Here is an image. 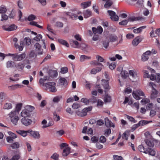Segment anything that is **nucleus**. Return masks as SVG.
<instances>
[{
    "instance_id": "obj_13",
    "label": "nucleus",
    "mask_w": 160,
    "mask_h": 160,
    "mask_svg": "<svg viewBox=\"0 0 160 160\" xmlns=\"http://www.w3.org/2000/svg\"><path fill=\"white\" fill-rule=\"evenodd\" d=\"M104 122L105 123V125L107 127H110L114 128V124L112 123L108 118H106L104 119Z\"/></svg>"
},
{
    "instance_id": "obj_24",
    "label": "nucleus",
    "mask_w": 160,
    "mask_h": 160,
    "mask_svg": "<svg viewBox=\"0 0 160 160\" xmlns=\"http://www.w3.org/2000/svg\"><path fill=\"white\" fill-rule=\"evenodd\" d=\"M14 62L12 61H9L6 63V67L7 68H12L15 65Z\"/></svg>"
},
{
    "instance_id": "obj_1",
    "label": "nucleus",
    "mask_w": 160,
    "mask_h": 160,
    "mask_svg": "<svg viewBox=\"0 0 160 160\" xmlns=\"http://www.w3.org/2000/svg\"><path fill=\"white\" fill-rule=\"evenodd\" d=\"M34 109L33 106L30 105L26 106L25 108L21 112V116L23 118H28L30 116V113Z\"/></svg>"
},
{
    "instance_id": "obj_42",
    "label": "nucleus",
    "mask_w": 160,
    "mask_h": 160,
    "mask_svg": "<svg viewBox=\"0 0 160 160\" xmlns=\"http://www.w3.org/2000/svg\"><path fill=\"white\" fill-rule=\"evenodd\" d=\"M113 4L112 2L109 1H107L105 3L104 7L105 8H110Z\"/></svg>"
},
{
    "instance_id": "obj_2",
    "label": "nucleus",
    "mask_w": 160,
    "mask_h": 160,
    "mask_svg": "<svg viewBox=\"0 0 160 160\" xmlns=\"http://www.w3.org/2000/svg\"><path fill=\"white\" fill-rule=\"evenodd\" d=\"M8 56L12 57V59L14 61H20L24 59L26 57V54L25 53H23L21 54H18V53L14 54L8 53Z\"/></svg>"
},
{
    "instance_id": "obj_58",
    "label": "nucleus",
    "mask_w": 160,
    "mask_h": 160,
    "mask_svg": "<svg viewBox=\"0 0 160 160\" xmlns=\"http://www.w3.org/2000/svg\"><path fill=\"white\" fill-rule=\"evenodd\" d=\"M54 124V122L52 121H49L48 124L47 125H43L42 126V128H46L47 127H48L51 126L53 125Z\"/></svg>"
},
{
    "instance_id": "obj_32",
    "label": "nucleus",
    "mask_w": 160,
    "mask_h": 160,
    "mask_svg": "<svg viewBox=\"0 0 160 160\" xmlns=\"http://www.w3.org/2000/svg\"><path fill=\"white\" fill-rule=\"evenodd\" d=\"M138 150L140 152H143L145 153L147 152V149L145 148L142 145H140L138 147Z\"/></svg>"
},
{
    "instance_id": "obj_6",
    "label": "nucleus",
    "mask_w": 160,
    "mask_h": 160,
    "mask_svg": "<svg viewBox=\"0 0 160 160\" xmlns=\"http://www.w3.org/2000/svg\"><path fill=\"white\" fill-rule=\"evenodd\" d=\"M132 95L133 97L136 100H139L141 98L140 97L141 96H143L144 94L143 92L140 90H136L135 92H133Z\"/></svg>"
},
{
    "instance_id": "obj_37",
    "label": "nucleus",
    "mask_w": 160,
    "mask_h": 160,
    "mask_svg": "<svg viewBox=\"0 0 160 160\" xmlns=\"http://www.w3.org/2000/svg\"><path fill=\"white\" fill-rule=\"evenodd\" d=\"M129 75L133 78H135L137 77V74L136 72L133 70H130L129 71Z\"/></svg>"
},
{
    "instance_id": "obj_31",
    "label": "nucleus",
    "mask_w": 160,
    "mask_h": 160,
    "mask_svg": "<svg viewBox=\"0 0 160 160\" xmlns=\"http://www.w3.org/2000/svg\"><path fill=\"white\" fill-rule=\"evenodd\" d=\"M91 58L90 57L87 56L85 55H82L80 57V61L82 62H84L85 60L90 59Z\"/></svg>"
},
{
    "instance_id": "obj_61",
    "label": "nucleus",
    "mask_w": 160,
    "mask_h": 160,
    "mask_svg": "<svg viewBox=\"0 0 160 160\" xmlns=\"http://www.w3.org/2000/svg\"><path fill=\"white\" fill-rule=\"evenodd\" d=\"M81 102H82L85 103V104H88L89 102V99H87L85 98H82L81 99Z\"/></svg>"
},
{
    "instance_id": "obj_48",
    "label": "nucleus",
    "mask_w": 160,
    "mask_h": 160,
    "mask_svg": "<svg viewBox=\"0 0 160 160\" xmlns=\"http://www.w3.org/2000/svg\"><path fill=\"white\" fill-rule=\"evenodd\" d=\"M150 101L149 99L145 98L141 100V102L143 104H146L147 103H149Z\"/></svg>"
},
{
    "instance_id": "obj_59",
    "label": "nucleus",
    "mask_w": 160,
    "mask_h": 160,
    "mask_svg": "<svg viewBox=\"0 0 160 160\" xmlns=\"http://www.w3.org/2000/svg\"><path fill=\"white\" fill-rule=\"evenodd\" d=\"M128 22L127 19L123 20L119 22V24L120 25H126L127 24Z\"/></svg>"
},
{
    "instance_id": "obj_18",
    "label": "nucleus",
    "mask_w": 160,
    "mask_h": 160,
    "mask_svg": "<svg viewBox=\"0 0 160 160\" xmlns=\"http://www.w3.org/2000/svg\"><path fill=\"white\" fill-rule=\"evenodd\" d=\"M70 148L69 147H67L63 149L62 155L63 156H66L70 152Z\"/></svg>"
},
{
    "instance_id": "obj_36",
    "label": "nucleus",
    "mask_w": 160,
    "mask_h": 160,
    "mask_svg": "<svg viewBox=\"0 0 160 160\" xmlns=\"http://www.w3.org/2000/svg\"><path fill=\"white\" fill-rule=\"evenodd\" d=\"M7 11L6 7L4 5L0 6V13L2 14L5 13Z\"/></svg>"
},
{
    "instance_id": "obj_11",
    "label": "nucleus",
    "mask_w": 160,
    "mask_h": 160,
    "mask_svg": "<svg viewBox=\"0 0 160 160\" xmlns=\"http://www.w3.org/2000/svg\"><path fill=\"white\" fill-rule=\"evenodd\" d=\"M29 133L34 138L39 139L40 138V135L39 132L32 131L31 129L29 130Z\"/></svg>"
},
{
    "instance_id": "obj_46",
    "label": "nucleus",
    "mask_w": 160,
    "mask_h": 160,
    "mask_svg": "<svg viewBox=\"0 0 160 160\" xmlns=\"http://www.w3.org/2000/svg\"><path fill=\"white\" fill-rule=\"evenodd\" d=\"M11 147L13 149L17 148L19 147V144L18 142H16L11 144Z\"/></svg>"
},
{
    "instance_id": "obj_60",
    "label": "nucleus",
    "mask_w": 160,
    "mask_h": 160,
    "mask_svg": "<svg viewBox=\"0 0 160 160\" xmlns=\"http://www.w3.org/2000/svg\"><path fill=\"white\" fill-rule=\"evenodd\" d=\"M20 157L19 154H16L13 156L10 160H18Z\"/></svg>"
},
{
    "instance_id": "obj_45",
    "label": "nucleus",
    "mask_w": 160,
    "mask_h": 160,
    "mask_svg": "<svg viewBox=\"0 0 160 160\" xmlns=\"http://www.w3.org/2000/svg\"><path fill=\"white\" fill-rule=\"evenodd\" d=\"M68 69L67 67H64L61 68V72L62 74H64L68 72Z\"/></svg>"
},
{
    "instance_id": "obj_47",
    "label": "nucleus",
    "mask_w": 160,
    "mask_h": 160,
    "mask_svg": "<svg viewBox=\"0 0 160 160\" xmlns=\"http://www.w3.org/2000/svg\"><path fill=\"white\" fill-rule=\"evenodd\" d=\"M140 123L139 122L136 124L133 125L131 128V130L132 132L134 131L136 128L140 126Z\"/></svg>"
},
{
    "instance_id": "obj_38",
    "label": "nucleus",
    "mask_w": 160,
    "mask_h": 160,
    "mask_svg": "<svg viewBox=\"0 0 160 160\" xmlns=\"http://www.w3.org/2000/svg\"><path fill=\"white\" fill-rule=\"evenodd\" d=\"M22 106V104L21 103H19L17 104L16 107V109L15 110L16 111L17 113H19V111L21 110Z\"/></svg>"
},
{
    "instance_id": "obj_54",
    "label": "nucleus",
    "mask_w": 160,
    "mask_h": 160,
    "mask_svg": "<svg viewBox=\"0 0 160 160\" xmlns=\"http://www.w3.org/2000/svg\"><path fill=\"white\" fill-rule=\"evenodd\" d=\"M36 18L35 16L34 15L31 14L28 16L27 19L29 21H31L35 20Z\"/></svg>"
},
{
    "instance_id": "obj_23",
    "label": "nucleus",
    "mask_w": 160,
    "mask_h": 160,
    "mask_svg": "<svg viewBox=\"0 0 160 160\" xmlns=\"http://www.w3.org/2000/svg\"><path fill=\"white\" fill-rule=\"evenodd\" d=\"M146 27V26L141 27L138 28L134 29L133 30V32L135 33H139L142 31L143 29L145 28Z\"/></svg>"
},
{
    "instance_id": "obj_16",
    "label": "nucleus",
    "mask_w": 160,
    "mask_h": 160,
    "mask_svg": "<svg viewBox=\"0 0 160 160\" xmlns=\"http://www.w3.org/2000/svg\"><path fill=\"white\" fill-rule=\"evenodd\" d=\"M77 115L80 116L81 117H83L86 116L87 114V109L86 108H84L83 109L82 112L77 111Z\"/></svg>"
},
{
    "instance_id": "obj_39",
    "label": "nucleus",
    "mask_w": 160,
    "mask_h": 160,
    "mask_svg": "<svg viewBox=\"0 0 160 160\" xmlns=\"http://www.w3.org/2000/svg\"><path fill=\"white\" fill-rule=\"evenodd\" d=\"M12 108V105L10 103H6L4 105L3 108L4 109H9Z\"/></svg>"
},
{
    "instance_id": "obj_10",
    "label": "nucleus",
    "mask_w": 160,
    "mask_h": 160,
    "mask_svg": "<svg viewBox=\"0 0 160 160\" xmlns=\"http://www.w3.org/2000/svg\"><path fill=\"white\" fill-rule=\"evenodd\" d=\"M92 29L93 33L95 35L97 33L101 34H102L103 31V28L101 26H98L97 28L95 27H92Z\"/></svg>"
},
{
    "instance_id": "obj_35",
    "label": "nucleus",
    "mask_w": 160,
    "mask_h": 160,
    "mask_svg": "<svg viewBox=\"0 0 160 160\" xmlns=\"http://www.w3.org/2000/svg\"><path fill=\"white\" fill-rule=\"evenodd\" d=\"M109 38L110 42H113L117 41L118 38L116 36L111 35L109 36Z\"/></svg>"
},
{
    "instance_id": "obj_62",
    "label": "nucleus",
    "mask_w": 160,
    "mask_h": 160,
    "mask_svg": "<svg viewBox=\"0 0 160 160\" xmlns=\"http://www.w3.org/2000/svg\"><path fill=\"white\" fill-rule=\"evenodd\" d=\"M111 100V97L110 96L107 95L105 96L104 99V101L105 102H110Z\"/></svg>"
},
{
    "instance_id": "obj_19",
    "label": "nucleus",
    "mask_w": 160,
    "mask_h": 160,
    "mask_svg": "<svg viewBox=\"0 0 160 160\" xmlns=\"http://www.w3.org/2000/svg\"><path fill=\"white\" fill-rule=\"evenodd\" d=\"M24 66V64L21 62H20L15 65L16 68L18 70H22Z\"/></svg>"
},
{
    "instance_id": "obj_30",
    "label": "nucleus",
    "mask_w": 160,
    "mask_h": 160,
    "mask_svg": "<svg viewBox=\"0 0 160 160\" xmlns=\"http://www.w3.org/2000/svg\"><path fill=\"white\" fill-rule=\"evenodd\" d=\"M121 75L122 78L126 79L128 76V73L126 71L122 70L121 72Z\"/></svg>"
},
{
    "instance_id": "obj_56",
    "label": "nucleus",
    "mask_w": 160,
    "mask_h": 160,
    "mask_svg": "<svg viewBox=\"0 0 160 160\" xmlns=\"http://www.w3.org/2000/svg\"><path fill=\"white\" fill-rule=\"evenodd\" d=\"M42 38V35L40 34H38L37 35L36 37L33 38V39L34 40L36 41H39L40 39Z\"/></svg>"
},
{
    "instance_id": "obj_21",
    "label": "nucleus",
    "mask_w": 160,
    "mask_h": 160,
    "mask_svg": "<svg viewBox=\"0 0 160 160\" xmlns=\"http://www.w3.org/2000/svg\"><path fill=\"white\" fill-rule=\"evenodd\" d=\"M108 12L109 16H110V18L112 20H114V19L112 18L113 16H115L117 17L116 18L117 19L118 18V16L116 14L115 12L111 10H108Z\"/></svg>"
},
{
    "instance_id": "obj_17",
    "label": "nucleus",
    "mask_w": 160,
    "mask_h": 160,
    "mask_svg": "<svg viewBox=\"0 0 160 160\" xmlns=\"http://www.w3.org/2000/svg\"><path fill=\"white\" fill-rule=\"evenodd\" d=\"M83 14L85 18H87L92 15V12L90 10L88 9L83 11Z\"/></svg>"
},
{
    "instance_id": "obj_12",
    "label": "nucleus",
    "mask_w": 160,
    "mask_h": 160,
    "mask_svg": "<svg viewBox=\"0 0 160 160\" xmlns=\"http://www.w3.org/2000/svg\"><path fill=\"white\" fill-rule=\"evenodd\" d=\"M37 53L38 55L42 54L43 50L41 49L40 45L38 43H36L34 45Z\"/></svg>"
},
{
    "instance_id": "obj_53",
    "label": "nucleus",
    "mask_w": 160,
    "mask_h": 160,
    "mask_svg": "<svg viewBox=\"0 0 160 160\" xmlns=\"http://www.w3.org/2000/svg\"><path fill=\"white\" fill-rule=\"evenodd\" d=\"M111 131L110 128L106 129L105 130L104 135L107 137H108L109 135L111 133Z\"/></svg>"
},
{
    "instance_id": "obj_29",
    "label": "nucleus",
    "mask_w": 160,
    "mask_h": 160,
    "mask_svg": "<svg viewBox=\"0 0 160 160\" xmlns=\"http://www.w3.org/2000/svg\"><path fill=\"white\" fill-rule=\"evenodd\" d=\"M19 119V118L18 116L15 117H14L11 118V122L13 124L15 125H16L17 124L18 122V121Z\"/></svg>"
},
{
    "instance_id": "obj_64",
    "label": "nucleus",
    "mask_w": 160,
    "mask_h": 160,
    "mask_svg": "<svg viewBox=\"0 0 160 160\" xmlns=\"http://www.w3.org/2000/svg\"><path fill=\"white\" fill-rule=\"evenodd\" d=\"M156 114V111L154 110L153 109H151L150 112V116L152 117L155 116Z\"/></svg>"
},
{
    "instance_id": "obj_57",
    "label": "nucleus",
    "mask_w": 160,
    "mask_h": 160,
    "mask_svg": "<svg viewBox=\"0 0 160 160\" xmlns=\"http://www.w3.org/2000/svg\"><path fill=\"white\" fill-rule=\"evenodd\" d=\"M103 46L105 48H107L109 44V41L108 40H105L103 42Z\"/></svg>"
},
{
    "instance_id": "obj_9",
    "label": "nucleus",
    "mask_w": 160,
    "mask_h": 160,
    "mask_svg": "<svg viewBox=\"0 0 160 160\" xmlns=\"http://www.w3.org/2000/svg\"><path fill=\"white\" fill-rule=\"evenodd\" d=\"M143 39L142 36L137 37L132 41V44L134 46H137Z\"/></svg>"
},
{
    "instance_id": "obj_40",
    "label": "nucleus",
    "mask_w": 160,
    "mask_h": 160,
    "mask_svg": "<svg viewBox=\"0 0 160 160\" xmlns=\"http://www.w3.org/2000/svg\"><path fill=\"white\" fill-rule=\"evenodd\" d=\"M151 122H152V121H148L143 120H142L139 122L140 126H143Z\"/></svg>"
},
{
    "instance_id": "obj_8",
    "label": "nucleus",
    "mask_w": 160,
    "mask_h": 160,
    "mask_svg": "<svg viewBox=\"0 0 160 160\" xmlns=\"http://www.w3.org/2000/svg\"><path fill=\"white\" fill-rule=\"evenodd\" d=\"M151 51H147L142 55L141 60L143 62L147 61L149 58V56L151 55Z\"/></svg>"
},
{
    "instance_id": "obj_43",
    "label": "nucleus",
    "mask_w": 160,
    "mask_h": 160,
    "mask_svg": "<svg viewBox=\"0 0 160 160\" xmlns=\"http://www.w3.org/2000/svg\"><path fill=\"white\" fill-rule=\"evenodd\" d=\"M126 115V117L129 121L133 122L134 123H136V122H137V120H135L134 118L133 117L128 115Z\"/></svg>"
},
{
    "instance_id": "obj_41",
    "label": "nucleus",
    "mask_w": 160,
    "mask_h": 160,
    "mask_svg": "<svg viewBox=\"0 0 160 160\" xmlns=\"http://www.w3.org/2000/svg\"><path fill=\"white\" fill-rule=\"evenodd\" d=\"M30 24L32 26H35L38 27V28L41 29H42L43 28V27L42 26H40L37 23V22H36L31 21L30 22Z\"/></svg>"
},
{
    "instance_id": "obj_44",
    "label": "nucleus",
    "mask_w": 160,
    "mask_h": 160,
    "mask_svg": "<svg viewBox=\"0 0 160 160\" xmlns=\"http://www.w3.org/2000/svg\"><path fill=\"white\" fill-rule=\"evenodd\" d=\"M24 41L27 45H29L31 43V39L28 37L25 38Z\"/></svg>"
},
{
    "instance_id": "obj_55",
    "label": "nucleus",
    "mask_w": 160,
    "mask_h": 160,
    "mask_svg": "<svg viewBox=\"0 0 160 160\" xmlns=\"http://www.w3.org/2000/svg\"><path fill=\"white\" fill-rule=\"evenodd\" d=\"M97 101L96 97L94 96L92 97L91 98L89 99V102L92 103H95L97 102Z\"/></svg>"
},
{
    "instance_id": "obj_51",
    "label": "nucleus",
    "mask_w": 160,
    "mask_h": 160,
    "mask_svg": "<svg viewBox=\"0 0 160 160\" xmlns=\"http://www.w3.org/2000/svg\"><path fill=\"white\" fill-rule=\"evenodd\" d=\"M54 119L55 121L57 122L60 120V117L59 115H57L56 112L53 113Z\"/></svg>"
},
{
    "instance_id": "obj_15",
    "label": "nucleus",
    "mask_w": 160,
    "mask_h": 160,
    "mask_svg": "<svg viewBox=\"0 0 160 160\" xmlns=\"http://www.w3.org/2000/svg\"><path fill=\"white\" fill-rule=\"evenodd\" d=\"M58 82L59 84L62 86H66L68 84L67 80L64 78H60Z\"/></svg>"
},
{
    "instance_id": "obj_20",
    "label": "nucleus",
    "mask_w": 160,
    "mask_h": 160,
    "mask_svg": "<svg viewBox=\"0 0 160 160\" xmlns=\"http://www.w3.org/2000/svg\"><path fill=\"white\" fill-rule=\"evenodd\" d=\"M91 3V2L89 1L88 2H86L81 3V6L82 8L84 9L90 6Z\"/></svg>"
},
{
    "instance_id": "obj_26",
    "label": "nucleus",
    "mask_w": 160,
    "mask_h": 160,
    "mask_svg": "<svg viewBox=\"0 0 160 160\" xmlns=\"http://www.w3.org/2000/svg\"><path fill=\"white\" fill-rule=\"evenodd\" d=\"M15 46L16 48H18L20 51H22L24 47V44L22 42H21L20 45H18L17 43H15Z\"/></svg>"
},
{
    "instance_id": "obj_63",
    "label": "nucleus",
    "mask_w": 160,
    "mask_h": 160,
    "mask_svg": "<svg viewBox=\"0 0 160 160\" xmlns=\"http://www.w3.org/2000/svg\"><path fill=\"white\" fill-rule=\"evenodd\" d=\"M8 18V16L5 13L2 14V19L1 21H2L3 20H6Z\"/></svg>"
},
{
    "instance_id": "obj_5",
    "label": "nucleus",
    "mask_w": 160,
    "mask_h": 160,
    "mask_svg": "<svg viewBox=\"0 0 160 160\" xmlns=\"http://www.w3.org/2000/svg\"><path fill=\"white\" fill-rule=\"evenodd\" d=\"M17 27L14 24H11L10 25H6L2 26V28L5 31H14L17 29Z\"/></svg>"
},
{
    "instance_id": "obj_34",
    "label": "nucleus",
    "mask_w": 160,
    "mask_h": 160,
    "mask_svg": "<svg viewBox=\"0 0 160 160\" xmlns=\"http://www.w3.org/2000/svg\"><path fill=\"white\" fill-rule=\"evenodd\" d=\"M62 98V96H57L54 98L52 101L54 103H58Z\"/></svg>"
},
{
    "instance_id": "obj_33",
    "label": "nucleus",
    "mask_w": 160,
    "mask_h": 160,
    "mask_svg": "<svg viewBox=\"0 0 160 160\" xmlns=\"http://www.w3.org/2000/svg\"><path fill=\"white\" fill-rule=\"evenodd\" d=\"M129 133V131H127L123 133L122 135V138L126 140H127L128 139V134Z\"/></svg>"
},
{
    "instance_id": "obj_52",
    "label": "nucleus",
    "mask_w": 160,
    "mask_h": 160,
    "mask_svg": "<svg viewBox=\"0 0 160 160\" xmlns=\"http://www.w3.org/2000/svg\"><path fill=\"white\" fill-rule=\"evenodd\" d=\"M146 143L147 145L151 147H153L154 146V143L153 142L150 140H147L146 141Z\"/></svg>"
},
{
    "instance_id": "obj_49",
    "label": "nucleus",
    "mask_w": 160,
    "mask_h": 160,
    "mask_svg": "<svg viewBox=\"0 0 160 160\" xmlns=\"http://www.w3.org/2000/svg\"><path fill=\"white\" fill-rule=\"evenodd\" d=\"M59 155L56 153H55L51 156V158L54 160H58Z\"/></svg>"
},
{
    "instance_id": "obj_22",
    "label": "nucleus",
    "mask_w": 160,
    "mask_h": 160,
    "mask_svg": "<svg viewBox=\"0 0 160 160\" xmlns=\"http://www.w3.org/2000/svg\"><path fill=\"white\" fill-rule=\"evenodd\" d=\"M16 132L20 135L25 137L27 135L28 133H29V130L28 131L19 130L17 131Z\"/></svg>"
},
{
    "instance_id": "obj_7",
    "label": "nucleus",
    "mask_w": 160,
    "mask_h": 160,
    "mask_svg": "<svg viewBox=\"0 0 160 160\" xmlns=\"http://www.w3.org/2000/svg\"><path fill=\"white\" fill-rule=\"evenodd\" d=\"M22 123L26 126H28L32 124V121L28 118H23L21 120Z\"/></svg>"
},
{
    "instance_id": "obj_25",
    "label": "nucleus",
    "mask_w": 160,
    "mask_h": 160,
    "mask_svg": "<svg viewBox=\"0 0 160 160\" xmlns=\"http://www.w3.org/2000/svg\"><path fill=\"white\" fill-rule=\"evenodd\" d=\"M58 41L60 43L62 44V45H65L67 47H69V45L68 43L67 42V41L65 40L62 39H58Z\"/></svg>"
},
{
    "instance_id": "obj_50",
    "label": "nucleus",
    "mask_w": 160,
    "mask_h": 160,
    "mask_svg": "<svg viewBox=\"0 0 160 160\" xmlns=\"http://www.w3.org/2000/svg\"><path fill=\"white\" fill-rule=\"evenodd\" d=\"M91 64L92 65H95L99 66L102 67L103 66L102 64L98 62V61H93L91 62Z\"/></svg>"
},
{
    "instance_id": "obj_3",
    "label": "nucleus",
    "mask_w": 160,
    "mask_h": 160,
    "mask_svg": "<svg viewBox=\"0 0 160 160\" xmlns=\"http://www.w3.org/2000/svg\"><path fill=\"white\" fill-rule=\"evenodd\" d=\"M56 84L54 82H48L46 83L45 84L47 89H48L51 92H55L57 90L55 87Z\"/></svg>"
},
{
    "instance_id": "obj_4",
    "label": "nucleus",
    "mask_w": 160,
    "mask_h": 160,
    "mask_svg": "<svg viewBox=\"0 0 160 160\" xmlns=\"http://www.w3.org/2000/svg\"><path fill=\"white\" fill-rule=\"evenodd\" d=\"M155 85V84L152 82H150L149 84V86L152 88V90L150 96L151 99H154L158 96V92L153 87V86Z\"/></svg>"
},
{
    "instance_id": "obj_27",
    "label": "nucleus",
    "mask_w": 160,
    "mask_h": 160,
    "mask_svg": "<svg viewBox=\"0 0 160 160\" xmlns=\"http://www.w3.org/2000/svg\"><path fill=\"white\" fill-rule=\"evenodd\" d=\"M19 113H17L16 111L13 110L12 111L8 114L9 116L11 118H13L15 117L18 116Z\"/></svg>"
},
{
    "instance_id": "obj_14",
    "label": "nucleus",
    "mask_w": 160,
    "mask_h": 160,
    "mask_svg": "<svg viewBox=\"0 0 160 160\" xmlns=\"http://www.w3.org/2000/svg\"><path fill=\"white\" fill-rule=\"evenodd\" d=\"M102 85L103 86L105 89V92L108 90L109 88V82L108 80L105 79L102 80Z\"/></svg>"
},
{
    "instance_id": "obj_28",
    "label": "nucleus",
    "mask_w": 160,
    "mask_h": 160,
    "mask_svg": "<svg viewBox=\"0 0 160 160\" xmlns=\"http://www.w3.org/2000/svg\"><path fill=\"white\" fill-rule=\"evenodd\" d=\"M147 153H146V154L148 153L149 154L153 156H154L155 154V152L152 149L150 148H148L147 149Z\"/></svg>"
}]
</instances>
